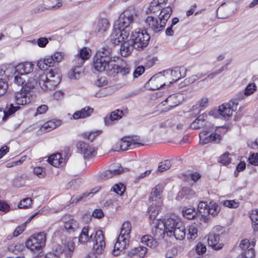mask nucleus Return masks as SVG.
<instances>
[{
    "label": "nucleus",
    "instance_id": "4d7b16f0",
    "mask_svg": "<svg viewBox=\"0 0 258 258\" xmlns=\"http://www.w3.org/2000/svg\"><path fill=\"white\" fill-rule=\"evenodd\" d=\"M111 189L117 194L121 196L125 190V187L121 183H118L114 185Z\"/></svg>",
    "mask_w": 258,
    "mask_h": 258
},
{
    "label": "nucleus",
    "instance_id": "3c124183",
    "mask_svg": "<svg viewBox=\"0 0 258 258\" xmlns=\"http://www.w3.org/2000/svg\"><path fill=\"white\" fill-rule=\"evenodd\" d=\"M208 207L209 206L205 202L201 201L199 203L198 211L199 215H201L202 217L206 218V211L208 208Z\"/></svg>",
    "mask_w": 258,
    "mask_h": 258
},
{
    "label": "nucleus",
    "instance_id": "774afa93",
    "mask_svg": "<svg viewBox=\"0 0 258 258\" xmlns=\"http://www.w3.org/2000/svg\"><path fill=\"white\" fill-rule=\"evenodd\" d=\"M249 163L254 166L258 165V153L251 154L248 158Z\"/></svg>",
    "mask_w": 258,
    "mask_h": 258
},
{
    "label": "nucleus",
    "instance_id": "ea45409f",
    "mask_svg": "<svg viewBox=\"0 0 258 258\" xmlns=\"http://www.w3.org/2000/svg\"><path fill=\"white\" fill-rule=\"evenodd\" d=\"M182 215L183 217L187 219H192L198 216L195 209L190 208H184L182 210Z\"/></svg>",
    "mask_w": 258,
    "mask_h": 258
},
{
    "label": "nucleus",
    "instance_id": "6e6d98bb",
    "mask_svg": "<svg viewBox=\"0 0 258 258\" xmlns=\"http://www.w3.org/2000/svg\"><path fill=\"white\" fill-rule=\"evenodd\" d=\"M32 203L31 199L27 198L21 201L18 205L20 209H26L29 208Z\"/></svg>",
    "mask_w": 258,
    "mask_h": 258
},
{
    "label": "nucleus",
    "instance_id": "6e6552de",
    "mask_svg": "<svg viewBox=\"0 0 258 258\" xmlns=\"http://www.w3.org/2000/svg\"><path fill=\"white\" fill-rule=\"evenodd\" d=\"M186 72V69L184 67H181L180 68L176 67L172 70H167L164 71V75L163 76L161 75V73L155 75L150 79L149 82H150L151 84H154L155 83V82L156 81V79L159 77H160L159 80H160L163 79V77L164 76L170 75L172 78L171 81L169 82V85H170L173 82H175L178 81L181 77H184L185 76Z\"/></svg>",
    "mask_w": 258,
    "mask_h": 258
},
{
    "label": "nucleus",
    "instance_id": "bb28decb",
    "mask_svg": "<svg viewBox=\"0 0 258 258\" xmlns=\"http://www.w3.org/2000/svg\"><path fill=\"white\" fill-rule=\"evenodd\" d=\"M93 111V109L92 108L86 106L81 110L75 112L73 115V117L75 119L85 118L90 116Z\"/></svg>",
    "mask_w": 258,
    "mask_h": 258
},
{
    "label": "nucleus",
    "instance_id": "1a4fd4ad",
    "mask_svg": "<svg viewBox=\"0 0 258 258\" xmlns=\"http://www.w3.org/2000/svg\"><path fill=\"white\" fill-rule=\"evenodd\" d=\"M2 66L6 67V73L8 74L14 72V74L20 75L23 77H25L26 75L30 74L33 70V64L28 62L20 63L16 67L12 64Z\"/></svg>",
    "mask_w": 258,
    "mask_h": 258
},
{
    "label": "nucleus",
    "instance_id": "f8f14e48",
    "mask_svg": "<svg viewBox=\"0 0 258 258\" xmlns=\"http://www.w3.org/2000/svg\"><path fill=\"white\" fill-rule=\"evenodd\" d=\"M130 36V30L125 29H120L116 26L115 28L114 26L113 30L110 36V41L114 45H118L119 43H122V41L127 40Z\"/></svg>",
    "mask_w": 258,
    "mask_h": 258
},
{
    "label": "nucleus",
    "instance_id": "7ed1b4c3",
    "mask_svg": "<svg viewBox=\"0 0 258 258\" xmlns=\"http://www.w3.org/2000/svg\"><path fill=\"white\" fill-rule=\"evenodd\" d=\"M131 231V224L128 221L124 222L121 227L120 232L114 244L112 254L117 256L128 245Z\"/></svg>",
    "mask_w": 258,
    "mask_h": 258
},
{
    "label": "nucleus",
    "instance_id": "69168bd1",
    "mask_svg": "<svg viewBox=\"0 0 258 258\" xmlns=\"http://www.w3.org/2000/svg\"><path fill=\"white\" fill-rule=\"evenodd\" d=\"M77 55L80 56V57L83 59L85 61L89 57V53L86 47H84L81 49Z\"/></svg>",
    "mask_w": 258,
    "mask_h": 258
},
{
    "label": "nucleus",
    "instance_id": "39448f33",
    "mask_svg": "<svg viewBox=\"0 0 258 258\" xmlns=\"http://www.w3.org/2000/svg\"><path fill=\"white\" fill-rule=\"evenodd\" d=\"M60 74L58 69H50L46 74L40 75L39 84L44 91L52 90L60 83Z\"/></svg>",
    "mask_w": 258,
    "mask_h": 258
},
{
    "label": "nucleus",
    "instance_id": "c85d7f7f",
    "mask_svg": "<svg viewBox=\"0 0 258 258\" xmlns=\"http://www.w3.org/2000/svg\"><path fill=\"white\" fill-rule=\"evenodd\" d=\"M173 235L176 239L182 240L186 235L185 228L181 222V225H178L172 231V236Z\"/></svg>",
    "mask_w": 258,
    "mask_h": 258
},
{
    "label": "nucleus",
    "instance_id": "37998d69",
    "mask_svg": "<svg viewBox=\"0 0 258 258\" xmlns=\"http://www.w3.org/2000/svg\"><path fill=\"white\" fill-rule=\"evenodd\" d=\"M60 158H61L60 154H59V153L55 154H53L49 157V158L48 159V162L51 165L55 166V167H57L61 163V162L60 161Z\"/></svg>",
    "mask_w": 258,
    "mask_h": 258
},
{
    "label": "nucleus",
    "instance_id": "8fccbe9b",
    "mask_svg": "<svg viewBox=\"0 0 258 258\" xmlns=\"http://www.w3.org/2000/svg\"><path fill=\"white\" fill-rule=\"evenodd\" d=\"M94 239L95 241V244H99L100 246L105 245L104 235L101 230L96 231L94 236Z\"/></svg>",
    "mask_w": 258,
    "mask_h": 258
},
{
    "label": "nucleus",
    "instance_id": "9d476101",
    "mask_svg": "<svg viewBox=\"0 0 258 258\" xmlns=\"http://www.w3.org/2000/svg\"><path fill=\"white\" fill-rule=\"evenodd\" d=\"M62 55L60 52H55L51 56L40 60L37 62V66L42 70H46L47 67H53L55 64L61 61Z\"/></svg>",
    "mask_w": 258,
    "mask_h": 258
},
{
    "label": "nucleus",
    "instance_id": "5fc2aeb1",
    "mask_svg": "<svg viewBox=\"0 0 258 258\" xmlns=\"http://www.w3.org/2000/svg\"><path fill=\"white\" fill-rule=\"evenodd\" d=\"M105 247V245L100 246L99 244H94L93 248V253L95 257H97L102 253Z\"/></svg>",
    "mask_w": 258,
    "mask_h": 258
},
{
    "label": "nucleus",
    "instance_id": "4468645a",
    "mask_svg": "<svg viewBox=\"0 0 258 258\" xmlns=\"http://www.w3.org/2000/svg\"><path fill=\"white\" fill-rule=\"evenodd\" d=\"M74 248V242L69 240L64 244L63 249L59 245H56L55 249H53V254L56 257H59L61 255L64 257L71 258L73 256Z\"/></svg>",
    "mask_w": 258,
    "mask_h": 258
},
{
    "label": "nucleus",
    "instance_id": "bf43d9fd",
    "mask_svg": "<svg viewBox=\"0 0 258 258\" xmlns=\"http://www.w3.org/2000/svg\"><path fill=\"white\" fill-rule=\"evenodd\" d=\"M256 90V86L254 83L249 84L244 90V95L245 96H248L254 92Z\"/></svg>",
    "mask_w": 258,
    "mask_h": 258
},
{
    "label": "nucleus",
    "instance_id": "20e7f679",
    "mask_svg": "<svg viewBox=\"0 0 258 258\" xmlns=\"http://www.w3.org/2000/svg\"><path fill=\"white\" fill-rule=\"evenodd\" d=\"M46 234L44 232L35 233L31 236L26 242V247L37 256H42L43 248L45 246Z\"/></svg>",
    "mask_w": 258,
    "mask_h": 258
},
{
    "label": "nucleus",
    "instance_id": "e433bc0d",
    "mask_svg": "<svg viewBox=\"0 0 258 258\" xmlns=\"http://www.w3.org/2000/svg\"><path fill=\"white\" fill-rule=\"evenodd\" d=\"M220 210V206L216 203L212 204L211 202L209 205L208 208L206 211V217L209 215L215 216L218 215Z\"/></svg>",
    "mask_w": 258,
    "mask_h": 258
},
{
    "label": "nucleus",
    "instance_id": "393cba45",
    "mask_svg": "<svg viewBox=\"0 0 258 258\" xmlns=\"http://www.w3.org/2000/svg\"><path fill=\"white\" fill-rule=\"evenodd\" d=\"M111 50L108 46L102 47L98 50L95 55V56L103 58L107 61H113L111 57Z\"/></svg>",
    "mask_w": 258,
    "mask_h": 258
},
{
    "label": "nucleus",
    "instance_id": "7c9ffc66",
    "mask_svg": "<svg viewBox=\"0 0 258 258\" xmlns=\"http://www.w3.org/2000/svg\"><path fill=\"white\" fill-rule=\"evenodd\" d=\"M109 26L108 20L106 18H101L98 20L96 30L100 33H102L106 31Z\"/></svg>",
    "mask_w": 258,
    "mask_h": 258
},
{
    "label": "nucleus",
    "instance_id": "a211bd4d",
    "mask_svg": "<svg viewBox=\"0 0 258 258\" xmlns=\"http://www.w3.org/2000/svg\"><path fill=\"white\" fill-rule=\"evenodd\" d=\"M76 147L78 152L82 154L85 159L94 157L96 154L94 149L84 142H78Z\"/></svg>",
    "mask_w": 258,
    "mask_h": 258
},
{
    "label": "nucleus",
    "instance_id": "473e14b6",
    "mask_svg": "<svg viewBox=\"0 0 258 258\" xmlns=\"http://www.w3.org/2000/svg\"><path fill=\"white\" fill-rule=\"evenodd\" d=\"M60 124V121L59 120H51L44 123L41 127V130L43 131L48 132L55 129Z\"/></svg>",
    "mask_w": 258,
    "mask_h": 258
},
{
    "label": "nucleus",
    "instance_id": "603ef678",
    "mask_svg": "<svg viewBox=\"0 0 258 258\" xmlns=\"http://www.w3.org/2000/svg\"><path fill=\"white\" fill-rule=\"evenodd\" d=\"M171 166V164L170 161L168 160H165L160 163L158 168V171L160 172H164L169 169Z\"/></svg>",
    "mask_w": 258,
    "mask_h": 258
},
{
    "label": "nucleus",
    "instance_id": "0e129e2a",
    "mask_svg": "<svg viewBox=\"0 0 258 258\" xmlns=\"http://www.w3.org/2000/svg\"><path fill=\"white\" fill-rule=\"evenodd\" d=\"M206 246L201 242L198 243L196 246V251L199 255H203L206 252Z\"/></svg>",
    "mask_w": 258,
    "mask_h": 258
},
{
    "label": "nucleus",
    "instance_id": "ddd939ff",
    "mask_svg": "<svg viewBox=\"0 0 258 258\" xmlns=\"http://www.w3.org/2000/svg\"><path fill=\"white\" fill-rule=\"evenodd\" d=\"M238 103L236 100H231L228 103L223 104L219 107L217 110L219 114L227 119L236 110Z\"/></svg>",
    "mask_w": 258,
    "mask_h": 258
},
{
    "label": "nucleus",
    "instance_id": "b1692460",
    "mask_svg": "<svg viewBox=\"0 0 258 258\" xmlns=\"http://www.w3.org/2000/svg\"><path fill=\"white\" fill-rule=\"evenodd\" d=\"M158 222L154 228L152 229V233L154 236V238L157 239H162L164 237L166 231L164 228L163 229V224L161 223L159 219H157Z\"/></svg>",
    "mask_w": 258,
    "mask_h": 258
},
{
    "label": "nucleus",
    "instance_id": "412c9836",
    "mask_svg": "<svg viewBox=\"0 0 258 258\" xmlns=\"http://www.w3.org/2000/svg\"><path fill=\"white\" fill-rule=\"evenodd\" d=\"M132 149H134V144H131L127 137L122 138L113 148L114 151H126Z\"/></svg>",
    "mask_w": 258,
    "mask_h": 258
},
{
    "label": "nucleus",
    "instance_id": "5701e85b",
    "mask_svg": "<svg viewBox=\"0 0 258 258\" xmlns=\"http://www.w3.org/2000/svg\"><path fill=\"white\" fill-rule=\"evenodd\" d=\"M122 111L117 109L110 113V115L106 116L104 118V123L106 125H109L115 120H117L122 117Z\"/></svg>",
    "mask_w": 258,
    "mask_h": 258
},
{
    "label": "nucleus",
    "instance_id": "6ab92c4d",
    "mask_svg": "<svg viewBox=\"0 0 258 258\" xmlns=\"http://www.w3.org/2000/svg\"><path fill=\"white\" fill-rule=\"evenodd\" d=\"M241 249V258H253L255 256L254 249L250 247V243L247 239L242 240L239 245Z\"/></svg>",
    "mask_w": 258,
    "mask_h": 258
},
{
    "label": "nucleus",
    "instance_id": "f3484780",
    "mask_svg": "<svg viewBox=\"0 0 258 258\" xmlns=\"http://www.w3.org/2000/svg\"><path fill=\"white\" fill-rule=\"evenodd\" d=\"M220 228V227H215L213 231L209 235L208 239V244L215 250H219L223 246L222 243H219L220 237L222 232L221 233H216L214 232L215 231H218Z\"/></svg>",
    "mask_w": 258,
    "mask_h": 258
},
{
    "label": "nucleus",
    "instance_id": "cd10ccee",
    "mask_svg": "<svg viewBox=\"0 0 258 258\" xmlns=\"http://www.w3.org/2000/svg\"><path fill=\"white\" fill-rule=\"evenodd\" d=\"M147 248L144 246L135 247L128 252V256H139L140 258H144L147 252Z\"/></svg>",
    "mask_w": 258,
    "mask_h": 258
},
{
    "label": "nucleus",
    "instance_id": "72a5a7b5",
    "mask_svg": "<svg viewBox=\"0 0 258 258\" xmlns=\"http://www.w3.org/2000/svg\"><path fill=\"white\" fill-rule=\"evenodd\" d=\"M156 238L150 235H146L141 238V242L150 247H155L157 245Z\"/></svg>",
    "mask_w": 258,
    "mask_h": 258
},
{
    "label": "nucleus",
    "instance_id": "052dcab7",
    "mask_svg": "<svg viewBox=\"0 0 258 258\" xmlns=\"http://www.w3.org/2000/svg\"><path fill=\"white\" fill-rule=\"evenodd\" d=\"M85 60L77 54L75 56L73 60L74 66L78 68H81Z\"/></svg>",
    "mask_w": 258,
    "mask_h": 258
},
{
    "label": "nucleus",
    "instance_id": "2eb2a0df",
    "mask_svg": "<svg viewBox=\"0 0 258 258\" xmlns=\"http://www.w3.org/2000/svg\"><path fill=\"white\" fill-rule=\"evenodd\" d=\"M181 222L179 218L176 215H172L170 217L161 221L167 235L170 237L172 236V231L178 225H181Z\"/></svg>",
    "mask_w": 258,
    "mask_h": 258
},
{
    "label": "nucleus",
    "instance_id": "0eeeda50",
    "mask_svg": "<svg viewBox=\"0 0 258 258\" xmlns=\"http://www.w3.org/2000/svg\"><path fill=\"white\" fill-rule=\"evenodd\" d=\"M137 17V15L134 9L130 8L124 10L115 22V28L117 26L120 29H126L130 31V25Z\"/></svg>",
    "mask_w": 258,
    "mask_h": 258
},
{
    "label": "nucleus",
    "instance_id": "2f4dec72",
    "mask_svg": "<svg viewBox=\"0 0 258 258\" xmlns=\"http://www.w3.org/2000/svg\"><path fill=\"white\" fill-rule=\"evenodd\" d=\"M98 190L99 189H97L96 190H95V189H93L92 191L90 192L83 193L76 198H72L71 200V204H72V206H74L75 204H76L79 202L85 201L88 197L90 196H91V197H92L93 194L94 193H96Z\"/></svg>",
    "mask_w": 258,
    "mask_h": 258
},
{
    "label": "nucleus",
    "instance_id": "a878e982",
    "mask_svg": "<svg viewBox=\"0 0 258 258\" xmlns=\"http://www.w3.org/2000/svg\"><path fill=\"white\" fill-rule=\"evenodd\" d=\"M117 168H114L107 170L102 173L100 176L103 179H107L118 175L123 172V168L121 166H117Z\"/></svg>",
    "mask_w": 258,
    "mask_h": 258
},
{
    "label": "nucleus",
    "instance_id": "338daca9",
    "mask_svg": "<svg viewBox=\"0 0 258 258\" xmlns=\"http://www.w3.org/2000/svg\"><path fill=\"white\" fill-rule=\"evenodd\" d=\"M14 82L16 84H18V85L21 86L22 87L23 86H24L25 84V79L24 78L25 77H23V76H20V75L18 74H14Z\"/></svg>",
    "mask_w": 258,
    "mask_h": 258
},
{
    "label": "nucleus",
    "instance_id": "680f3d73",
    "mask_svg": "<svg viewBox=\"0 0 258 258\" xmlns=\"http://www.w3.org/2000/svg\"><path fill=\"white\" fill-rule=\"evenodd\" d=\"M229 153H225L221 155L219 158V162L225 165L229 164L230 163V158L229 157Z\"/></svg>",
    "mask_w": 258,
    "mask_h": 258
},
{
    "label": "nucleus",
    "instance_id": "f257e3e1",
    "mask_svg": "<svg viewBox=\"0 0 258 258\" xmlns=\"http://www.w3.org/2000/svg\"><path fill=\"white\" fill-rule=\"evenodd\" d=\"M93 66L98 72H105L108 76L111 77H115L118 74L124 76L130 72V69L126 64L118 66L115 64L114 61H107L95 56L94 57Z\"/></svg>",
    "mask_w": 258,
    "mask_h": 258
},
{
    "label": "nucleus",
    "instance_id": "864d4df0",
    "mask_svg": "<svg viewBox=\"0 0 258 258\" xmlns=\"http://www.w3.org/2000/svg\"><path fill=\"white\" fill-rule=\"evenodd\" d=\"M181 194L186 198L190 199L195 196V191L188 187H183L181 190Z\"/></svg>",
    "mask_w": 258,
    "mask_h": 258
},
{
    "label": "nucleus",
    "instance_id": "13d9d810",
    "mask_svg": "<svg viewBox=\"0 0 258 258\" xmlns=\"http://www.w3.org/2000/svg\"><path fill=\"white\" fill-rule=\"evenodd\" d=\"M128 138V141H130L131 144H134V148H136L137 146H140L141 145H143V144L141 143L140 142L141 141L140 137L135 136L132 137H127Z\"/></svg>",
    "mask_w": 258,
    "mask_h": 258
},
{
    "label": "nucleus",
    "instance_id": "f03ea898",
    "mask_svg": "<svg viewBox=\"0 0 258 258\" xmlns=\"http://www.w3.org/2000/svg\"><path fill=\"white\" fill-rule=\"evenodd\" d=\"M172 13V9L168 6L161 10L158 19L153 16H148L145 21L147 30L153 33L163 31Z\"/></svg>",
    "mask_w": 258,
    "mask_h": 258
},
{
    "label": "nucleus",
    "instance_id": "4be33fe9",
    "mask_svg": "<svg viewBox=\"0 0 258 258\" xmlns=\"http://www.w3.org/2000/svg\"><path fill=\"white\" fill-rule=\"evenodd\" d=\"M122 42L120 47V53L122 56H126L130 55L131 51L135 49L134 44H132L130 38L122 41Z\"/></svg>",
    "mask_w": 258,
    "mask_h": 258
},
{
    "label": "nucleus",
    "instance_id": "4c0bfd02",
    "mask_svg": "<svg viewBox=\"0 0 258 258\" xmlns=\"http://www.w3.org/2000/svg\"><path fill=\"white\" fill-rule=\"evenodd\" d=\"M158 1L156 0H153L148 10L147 11V13H156L160 11L161 12L163 8H166L162 7L161 5H158Z\"/></svg>",
    "mask_w": 258,
    "mask_h": 258
},
{
    "label": "nucleus",
    "instance_id": "de8ad7c7",
    "mask_svg": "<svg viewBox=\"0 0 258 258\" xmlns=\"http://www.w3.org/2000/svg\"><path fill=\"white\" fill-rule=\"evenodd\" d=\"M207 117V114L204 113L199 115L196 119L190 124V128L193 130L199 129L200 125H197L196 122H201V124H204V122L206 120V118Z\"/></svg>",
    "mask_w": 258,
    "mask_h": 258
},
{
    "label": "nucleus",
    "instance_id": "79ce46f5",
    "mask_svg": "<svg viewBox=\"0 0 258 258\" xmlns=\"http://www.w3.org/2000/svg\"><path fill=\"white\" fill-rule=\"evenodd\" d=\"M162 192V186L160 185H156L153 188L151 193L149 200L152 201H156L157 199L160 198V194Z\"/></svg>",
    "mask_w": 258,
    "mask_h": 258
},
{
    "label": "nucleus",
    "instance_id": "58836bf2",
    "mask_svg": "<svg viewBox=\"0 0 258 258\" xmlns=\"http://www.w3.org/2000/svg\"><path fill=\"white\" fill-rule=\"evenodd\" d=\"M249 217L252 221L254 231L258 230V210H252L249 213Z\"/></svg>",
    "mask_w": 258,
    "mask_h": 258
},
{
    "label": "nucleus",
    "instance_id": "c756f323",
    "mask_svg": "<svg viewBox=\"0 0 258 258\" xmlns=\"http://www.w3.org/2000/svg\"><path fill=\"white\" fill-rule=\"evenodd\" d=\"M64 227L69 233L76 232L79 229L78 222L74 219H71L65 222L64 223Z\"/></svg>",
    "mask_w": 258,
    "mask_h": 258
},
{
    "label": "nucleus",
    "instance_id": "aec40b11",
    "mask_svg": "<svg viewBox=\"0 0 258 258\" xmlns=\"http://www.w3.org/2000/svg\"><path fill=\"white\" fill-rule=\"evenodd\" d=\"M9 76L10 74L6 73V67L0 66V96L4 95L8 88L6 78Z\"/></svg>",
    "mask_w": 258,
    "mask_h": 258
},
{
    "label": "nucleus",
    "instance_id": "e2e57ef3",
    "mask_svg": "<svg viewBox=\"0 0 258 258\" xmlns=\"http://www.w3.org/2000/svg\"><path fill=\"white\" fill-rule=\"evenodd\" d=\"M223 205L230 208H236L239 206V203L235 200H225L223 202Z\"/></svg>",
    "mask_w": 258,
    "mask_h": 258
},
{
    "label": "nucleus",
    "instance_id": "09e8293b",
    "mask_svg": "<svg viewBox=\"0 0 258 258\" xmlns=\"http://www.w3.org/2000/svg\"><path fill=\"white\" fill-rule=\"evenodd\" d=\"M188 233L187 234V239L194 240L198 236V230L195 225H191L188 227Z\"/></svg>",
    "mask_w": 258,
    "mask_h": 258
},
{
    "label": "nucleus",
    "instance_id": "423d86ee",
    "mask_svg": "<svg viewBox=\"0 0 258 258\" xmlns=\"http://www.w3.org/2000/svg\"><path fill=\"white\" fill-rule=\"evenodd\" d=\"M132 44H134L135 49L141 50L146 47L149 44L150 36L149 34L144 30L136 29L132 32L129 36Z\"/></svg>",
    "mask_w": 258,
    "mask_h": 258
},
{
    "label": "nucleus",
    "instance_id": "a19ab883",
    "mask_svg": "<svg viewBox=\"0 0 258 258\" xmlns=\"http://www.w3.org/2000/svg\"><path fill=\"white\" fill-rule=\"evenodd\" d=\"M82 74L81 68L74 67L68 74V77L71 79L77 80L80 78Z\"/></svg>",
    "mask_w": 258,
    "mask_h": 258
},
{
    "label": "nucleus",
    "instance_id": "c03bdc74",
    "mask_svg": "<svg viewBox=\"0 0 258 258\" xmlns=\"http://www.w3.org/2000/svg\"><path fill=\"white\" fill-rule=\"evenodd\" d=\"M92 235L90 237L88 236V228L85 227L82 229L81 233L79 236V241L82 244H84L88 241L89 239L92 238Z\"/></svg>",
    "mask_w": 258,
    "mask_h": 258
},
{
    "label": "nucleus",
    "instance_id": "f704fd0d",
    "mask_svg": "<svg viewBox=\"0 0 258 258\" xmlns=\"http://www.w3.org/2000/svg\"><path fill=\"white\" fill-rule=\"evenodd\" d=\"M20 107L19 106H14L13 104L11 102H10V104H8L6 109L4 110V116L3 118V120H6L9 116L14 113Z\"/></svg>",
    "mask_w": 258,
    "mask_h": 258
},
{
    "label": "nucleus",
    "instance_id": "dca6fc26",
    "mask_svg": "<svg viewBox=\"0 0 258 258\" xmlns=\"http://www.w3.org/2000/svg\"><path fill=\"white\" fill-rule=\"evenodd\" d=\"M200 143L206 144L210 142L218 143L221 140V136L215 133H211L209 131H203L199 134Z\"/></svg>",
    "mask_w": 258,
    "mask_h": 258
},
{
    "label": "nucleus",
    "instance_id": "a18cd8bd",
    "mask_svg": "<svg viewBox=\"0 0 258 258\" xmlns=\"http://www.w3.org/2000/svg\"><path fill=\"white\" fill-rule=\"evenodd\" d=\"M37 83V81L33 78H30L26 82H25L24 86L21 88L25 91L30 92V90L34 88Z\"/></svg>",
    "mask_w": 258,
    "mask_h": 258
},
{
    "label": "nucleus",
    "instance_id": "9b49d317",
    "mask_svg": "<svg viewBox=\"0 0 258 258\" xmlns=\"http://www.w3.org/2000/svg\"><path fill=\"white\" fill-rule=\"evenodd\" d=\"M10 99V102L13 101L17 105H25L31 102V94L30 92L25 91L23 89H21L14 94L7 95Z\"/></svg>",
    "mask_w": 258,
    "mask_h": 258
},
{
    "label": "nucleus",
    "instance_id": "c9c22d12",
    "mask_svg": "<svg viewBox=\"0 0 258 258\" xmlns=\"http://www.w3.org/2000/svg\"><path fill=\"white\" fill-rule=\"evenodd\" d=\"M160 210V207L159 206L152 205L149 207L147 213L149 216L150 220L153 221L156 220L159 213Z\"/></svg>",
    "mask_w": 258,
    "mask_h": 258
},
{
    "label": "nucleus",
    "instance_id": "49530a36",
    "mask_svg": "<svg viewBox=\"0 0 258 258\" xmlns=\"http://www.w3.org/2000/svg\"><path fill=\"white\" fill-rule=\"evenodd\" d=\"M82 182V180L81 178H77L75 180H73L67 184L66 188L68 190H75L81 185Z\"/></svg>",
    "mask_w": 258,
    "mask_h": 258
}]
</instances>
